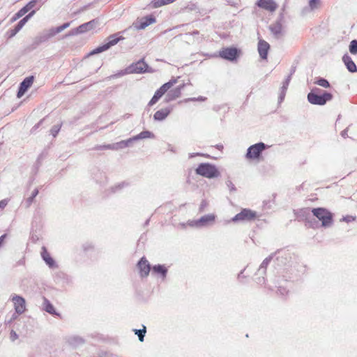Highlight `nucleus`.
I'll return each instance as SVG.
<instances>
[{
    "label": "nucleus",
    "mask_w": 357,
    "mask_h": 357,
    "mask_svg": "<svg viewBox=\"0 0 357 357\" xmlns=\"http://www.w3.org/2000/svg\"><path fill=\"white\" fill-rule=\"evenodd\" d=\"M347 133H348V128H346L341 132V136L344 138H346L347 137Z\"/></svg>",
    "instance_id": "nucleus-55"
},
{
    "label": "nucleus",
    "mask_w": 357,
    "mask_h": 357,
    "mask_svg": "<svg viewBox=\"0 0 357 357\" xmlns=\"http://www.w3.org/2000/svg\"><path fill=\"white\" fill-rule=\"evenodd\" d=\"M66 342L73 348H77L85 343V340L79 335H70L66 339Z\"/></svg>",
    "instance_id": "nucleus-24"
},
{
    "label": "nucleus",
    "mask_w": 357,
    "mask_h": 357,
    "mask_svg": "<svg viewBox=\"0 0 357 357\" xmlns=\"http://www.w3.org/2000/svg\"><path fill=\"white\" fill-rule=\"evenodd\" d=\"M349 49L351 54H357V40H353L351 41Z\"/></svg>",
    "instance_id": "nucleus-39"
},
{
    "label": "nucleus",
    "mask_w": 357,
    "mask_h": 357,
    "mask_svg": "<svg viewBox=\"0 0 357 357\" xmlns=\"http://www.w3.org/2000/svg\"><path fill=\"white\" fill-rule=\"evenodd\" d=\"M64 29L62 27V25H61L57 27L52 28L51 29L49 30V31L50 33V36H52V37H53L54 36L61 32Z\"/></svg>",
    "instance_id": "nucleus-43"
},
{
    "label": "nucleus",
    "mask_w": 357,
    "mask_h": 357,
    "mask_svg": "<svg viewBox=\"0 0 357 357\" xmlns=\"http://www.w3.org/2000/svg\"><path fill=\"white\" fill-rule=\"evenodd\" d=\"M123 39L124 38L123 36H118V33L110 35L107 37V42L105 44L97 47L90 54H96L105 52Z\"/></svg>",
    "instance_id": "nucleus-7"
},
{
    "label": "nucleus",
    "mask_w": 357,
    "mask_h": 357,
    "mask_svg": "<svg viewBox=\"0 0 357 357\" xmlns=\"http://www.w3.org/2000/svg\"><path fill=\"white\" fill-rule=\"evenodd\" d=\"M165 5V3L164 2V0H153L150 3L149 6L151 8H157L161 7Z\"/></svg>",
    "instance_id": "nucleus-38"
},
{
    "label": "nucleus",
    "mask_w": 357,
    "mask_h": 357,
    "mask_svg": "<svg viewBox=\"0 0 357 357\" xmlns=\"http://www.w3.org/2000/svg\"><path fill=\"white\" fill-rule=\"evenodd\" d=\"M206 99V98L203 97V96H199L197 98H188V99H185V102H188V101H195V100H199V101H203Z\"/></svg>",
    "instance_id": "nucleus-51"
},
{
    "label": "nucleus",
    "mask_w": 357,
    "mask_h": 357,
    "mask_svg": "<svg viewBox=\"0 0 357 357\" xmlns=\"http://www.w3.org/2000/svg\"><path fill=\"white\" fill-rule=\"evenodd\" d=\"M356 219V217L354 216H352V215H346V216H344L342 218V221H344V222H351L352 221H354Z\"/></svg>",
    "instance_id": "nucleus-47"
},
{
    "label": "nucleus",
    "mask_w": 357,
    "mask_h": 357,
    "mask_svg": "<svg viewBox=\"0 0 357 357\" xmlns=\"http://www.w3.org/2000/svg\"><path fill=\"white\" fill-rule=\"evenodd\" d=\"M278 291V293L282 296H285L288 294V290L285 287L283 286H279Z\"/></svg>",
    "instance_id": "nucleus-46"
},
{
    "label": "nucleus",
    "mask_w": 357,
    "mask_h": 357,
    "mask_svg": "<svg viewBox=\"0 0 357 357\" xmlns=\"http://www.w3.org/2000/svg\"><path fill=\"white\" fill-rule=\"evenodd\" d=\"M291 76H292V75H289L287 76V77L286 78V79L283 82V83H287V84H288V85H289V82H290V81H291Z\"/></svg>",
    "instance_id": "nucleus-57"
},
{
    "label": "nucleus",
    "mask_w": 357,
    "mask_h": 357,
    "mask_svg": "<svg viewBox=\"0 0 357 357\" xmlns=\"http://www.w3.org/2000/svg\"><path fill=\"white\" fill-rule=\"evenodd\" d=\"M333 98L331 93L324 91L321 94L308 93L307 101L314 105H324L327 102L331 101Z\"/></svg>",
    "instance_id": "nucleus-4"
},
{
    "label": "nucleus",
    "mask_w": 357,
    "mask_h": 357,
    "mask_svg": "<svg viewBox=\"0 0 357 357\" xmlns=\"http://www.w3.org/2000/svg\"><path fill=\"white\" fill-rule=\"evenodd\" d=\"M342 61L345 64L347 70L351 73L357 72V66L355 63L353 61L352 59L349 55L345 54L342 57Z\"/></svg>",
    "instance_id": "nucleus-27"
},
{
    "label": "nucleus",
    "mask_w": 357,
    "mask_h": 357,
    "mask_svg": "<svg viewBox=\"0 0 357 357\" xmlns=\"http://www.w3.org/2000/svg\"><path fill=\"white\" fill-rule=\"evenodd\" d=\"M12 301L14 303L15 310L18 314H21L24 312L26 310L25 299L18 295H14L12 298Z\"/></svg>",
    "instance_id": "nucleus-17"
},
{
    "label": "nucleus",
    "mask_w": 357,
    "mask_h": 357,
    "mask_svg": "<svg viewBox=\"0 0 357 357\" xmlns=\"http://www.w3.org/2000/svg\"><path fill=\"white\" fill-rule=\"evenodd\" d=\"M268 147L264 142H258L249 146L245 153L248 160H259L264 150Z\"/></svg>",
    "instance_id": "nucleus-5"
},
{
    "label": "nucleus",
    "mask_w": 357,
    "mask_h": 357,
    "mask_svg": "<svg viewBox=\"0 0 357 357\" xmlns=\"http://www.w3.org/2000/svg\"><path fill=\"white\" fill-rule=\"evenodd\" d=\"M226 185L231 192H235L236 190V188L234 184L231 182V181L227 180L226 181Z\"/></svg>",
    "instance_id": "nucleus-45"
},
{
    "label": "nucleus",
    "mask_w": 357,
    "mask_h": 357,
    "mask_svg": "<svg viewBox=\"0 0 357 357\" xmlns=\"http://www.w3.org/2000/svg\"><path fill=\"white\" fill-rule=\"evenodd\" d=\"M83 248L84 250H88L92 248V245L91 244H86V245L84 244V245H83Z\"/></svg>",
    "instance_id": "nucleus-59"
},
{
    "label": "nucleus",
    "mask_w": 357,
    "mask_h": 357,
    "mask_svg": "<svg viewBox=\"0 0 357 357\" xmlns=\"http://www.w3.org/2000/svg\"><path fill=\"white\" fill-rule=\"evenodd\" d=\"M257 280V283H259V284H263L265 282V278L264 277H262V278L259 277Z\"/></svg>",
    "instance_id": "nucleus-61"
},
{
    "label": "nucleus",
    "mask_w": 357,
    "mask_h": 357,
    "mask_svg": "<svg viewBox=\"0 0 357 357\" xmlns=\"http://www.w3.org/2000/svg\"><path fill=\"white\" fill-rule=\"evenodd\" d=\"M47 0H31L27 4H26L23 8L17 11L15 13L14 17L12 19V21H15L17 19L20 18L23 15H24L29 10H38L39 8L46 2Z\"/></svg>",
    "instance_id": "nucleus-6"
},
{
    "label": "nucleus",
    "mask_w": 357,
    "mask_h": 357,
    "mask_svg": "<svg viewBox=\"0 0 357 357\" xmlns=\"http://www.w3.org/2000/svg\"><path fill=\"white\" fill-rule=\"evenodd\" d=\"M208 206V202L205 200V199H203L200 204V206H199V211L200 212H202L204 211V208Z\"/></svg>",
    "instance_id": "nucleus-49"
},
{
    "label": "nucleus",
    "mask_w": 357,
    "mask_h": 357,
    "mask_svg": "<svg viewBox=\"0 0 357 357\" xmlns=\"http://www.w3.org/2000/svg\"><path fill=\"white\" fill-rule=\"evenodd\" d=\"M128 183L123 181L121 183H117L114 185V186L111 187L110 190L112 193L117 192L122 190L123 188L128 186Z\"/></svg>",
    "instance_id": "nucleus-35"
},
{
    "label": "nucleus",
    "mask_w": 357,
    "mask_h": 357,
    "mask_svg": "<svg viewBox=\"0 0 357 357\" xmlns=\"http://www.w3.org/2000/svg\"><path fill=\"white\" fill-rule=\"evenodd\" d=\"M322 91L319 89V88H317V87H314L313 88L311 91L310 93H318V94H320V93Z\"/></svg>",
    "instance_id": "nucleus-54"
},
{
    "label": "nucleus",
    "mask_w": 357,
    "mask_h": 357,
    "mask_svg": "<svg viewBox=\"0 0 357 357\" xmlns=\"http://www.w3.org/2000/svg\"><path fill=\"white\" fill-rule=\"evenodd\" d=\"M61 124L54 125V126H52V128L50 130L51 135L54 137H55L58 135V133L59 132V131L61 130Z\"/></svg>",
    "instance_id": "nucleus-42"
},
{
    "label": "nucleus",
    "mask_w": 357,
    "mask_h": 357,
    "mask_svg": "<svg viewBox=\"0 0 357 357\" xmlns=\"http://www.w3.org/2000/svg\"><path fill=\"white\" fill-rule=\"evenodd\" d=\"M177 78H172L169 82L162 84L158 89H157L153 96L149 102L148 106L151 107L154 105L166 93L167 95L165 98V102H169L179 98L181 96L182 90L185 86V84L179 85L176 88L169 90L177 82Z\"/></svg>",
    "instance_id": "nucleus-1"
},
{
    "label": "nucleus",
    "mask_w": 357,
    "mask_h": 357,
    "mask_svg": "<svg viewBox=\"0 0 357 357\" xmlns=\"http://www.w3.org/2000/svg\"><path fill=\"white\" fill-rule=\"evenodd\" d=\"M36 10H33L30 13L24 17L15 26L14 29L8 31L9 38L15 36L25 25V24L34 15Z\"/></svg>",
    "instance_id": "nucleus-13"
},
{
    "label": "nucleus",
    "mask_w": 357,
    "mask_h": 357,
    "mask_svg": "<svg viewBox=\"0 0 357 357\" xmlns=\"http://www.w3.org/2000/svg\"><path fill=\"white\" fill-rule=\"evenodd\" d=\"M215 147H216L218 149H219V150H222V149H223V145H222V144H217V145L215 146Z\"/></svg>",
    "instance_id": "nucleus-64"
},
{
    "label": "nucleus",
    "mask_w": 357,
    "mask_h": 357,
    "mask_svg": "<svg viewBox=\"0 0 357 357\" xmlns=\"http://www.w3.org/2000/svg\"><path fill=\"white\" fill-rule=\"evenodd\" d=\"M6 237V234H3L2 236H0V247L2 245Z\"/></svg>",
    "instance_id": "nucleus-60"
},
{
    "label": "nucleus",
    "mask_w": 357,
    "mask_h": 357,
    "mask_svg": "<svg viewBox=\"0 0 357 357\" xmlns=\"http://www.w3.org/2000/svg\"><path fill=\"white\" fill-rule=\"evenodd\" d=\"M152 273L160 275L164 280L167 277V268L165 266V265H154L152 267Z\"/></svg>",
    "instance_id": "nucleus-28"
},
{
    "label": "nucleus",
    "mask_w": 357,
    "mask_h": 357,
    "mask_svg": "<svg viewBox=\"0 0 357 357\" xmlns=\"http://www.w3.org/2000/svg\"><path fill=\"white\" fill-rule=\"evenodd\" d=\"M239 52L240 51L236 47H225L220 51L219 55L225 60L234 61L238 57Z\"/></svg>",
    "instance_id": "nucleus-11"
},
{
    "label": "nucleus",
    "mask_w": 357,
    "mask_h": 357,
    "mask_svg": "<svg viewBox=\"0 0 357 357\" xmlns=\"http://www.w3.org/2000/svg\"><path fill=\"white\" fill-rule=\"evenodd\" d=\"M168 151L172 152V153H176V149L171 144H168Z\"/></svg>",
    "instance_id": "nucleus-56"
},
{
    "label": "nucleus",
    "mask_w": 357,
    "mask_h": 357,
    "mask_svg": "<svg viewBox=\"0 0 357 357\" xmlns=\"http://www.w3.org/2000/svg\"><path fill=\"white\" fill-rule=\"evenodd\" d=\"M7 204H8V201L6 199H3V200L0 201V208L1 209L4 208Z\"/></svg>",
    "instance_id": "nucleus-53"
},
{
    "label": "nucleus",
    "mask_w": 357,
    "mask_h": 357,
    "mask_svg": "<svg viewBox=\"0 0 357 357\" xmlns=\"http://www.w3.org/2000/svg\"><path fill=\"white\" fill-rule=\"evenodd\" d=\"M43 119L40 120V121H39L36 125H35V126L32 128V129H31V133H33V132H34V131H35L36 130H37V129L39 128V126L41 125V123H42V122H43Z\"/></svg>",
    "instance_id": "nucleus-52"
},
{
    "label": "nucleus",
    "mask_w": 357,
    "mask_h": 357,
    "mask_svg": "<svg viewBox=\"0 0 357 357\" xmlns=\"http://www.w3.org/2000/svg\"><path fill=\"white\" fill-rule=\"evenodd\" d=\"M257 218V213L249 208H243L237 213L230 221L234 222H250Z\"/></svg>",
    "instance_id": "nucleus-8"
},
{
    "label": "nucleus",
    "mask_w": 357,
    "mask_h": 357,
    "mask_svg": "<svg viewBox=\"0 0 357 357\" xmlns=\"http://www.w3.org/2000/svg\"><path fill=\"white\" fill-rule=\"evenodd\" d=\"M147 68L148 65L144 61V59H141L129 66L126 71L128 73H144L146 72Z\"/></svg>",
    "instance_id": "nucleus-14"
},
{
    "label": "nucleus",
    "mask_w": 357,
    "mask_h": 357,
    "mask_svg": "<svg viewBox=\"0 0 357 357\" xmlns=\"http://www.w3.org/2000/svg\"><path fill=\"white\" fill-rule=\"evenodd\" d=\"M40 254L42 259L45 261V264L49 266V268L54 269L58 267L56 261L50 256V254L48 252L47 248L45 246L42 247Z\"/></svg>",
    "instance_id": "nucleus-23"
},
{
    "label": "nucleus",
    "mask_w": 357,
    "mask_h": 357,
    "mask_svg": "<svg viewBox=\"0 0 357 357\" xmlns=\"http://www.w3.org/2000/svg\"><path fill=\"white\" fill-rule=\"evenodd\" d=\"M243 270L241 271L238 274V279L241 281V279L244 278V275H243Z\"/></svg>",
    "instance_id": "nucleus-62"
},
{
    "label": "nucleus",
    "mask_w": 357,
    "mask_h": 357,
    "mask_svg": "<svg viewBox=\"0 0 357 357\" xmlns=\"http://www.w3.org/2000/svg\"><path fill=\"white\" fill-rule=\"evenodd\" d=\"M43 309L50 314L59 315V314L56 312L53 305L45 297L43 298Z\"/></svg>",
    "instance_id": "nucleus-29"
},
{
    "label": "nucleus",
    "mask_w": 357,
    "mask_h": 357,
    "mask_svg": "<svg viewBox=\"0 0 357 357\" xmlns=\"http://www.w3.org/2000/svg\"><path fill=\"white\" fill-rule=\"evenodd\" d=\"M94 150L97 151H102V150H114L113 144H103V145H97L93 148Z\"/></svg>",
    "instance_id": "nucleus-40"
},
{
    "label": "nucleus",
    "mask_w": 357,
    "mask_h": 357,
    "mask_svg": "<svg viewBox=\"0 0 357 357\" xmlns=\"http://www.w3.org/2000/svg\"><path fill=\"white\" fill-rule=\"evenodd\" d=\"M314 84L326 89L329 88L331 86L329 82L326 79L323 77H317L315 81L314 82Z\"/></svg>",
    "instance_id": "nucleus-33"
},
{
    "label": "nucleus",
    "mask_w": 357,
    "mask_h": 357,
    "mask_svg": "<svg viewBox=\"0 0 357 357\" xmlns=\"http://www.w3.org/2000/svg\"><path fill=\"white\" fill-rule=\"evenodd\" d=\"M98 24V21L96 20H92L86 23H84L77 28L71 29L66 36H73L78 34L86 33L91 29H93L96 25Z\"/></svg>",
    "instance_id": "nucleus-9"
},
{
    "label": "nucleus",
    "mask_w": 357,
    "mask_h": 357,
    "mask_svg": "<svg viewBox=\"0 0 357 357\" xmlns=\"http://www.w3.org/2000/svg\"><path fill=\"white\" fill-rule=\"evenodd\" d=\"M270 45L266 40L259 39L257 44V51L261 59H267Z\"/></svg>",
    "instance_id": "nucleus-20"
},
{
    "label": "nucleus",
    "mask_w": 357,
    "mask_h": 357,
    "mask_svg": "<svg viewBox=\"0 0 357 357\" xmlns=\"http://www.w3.org/2000/svg\"><path fill=\"white\" fill-rule=\"evenodd\" d=\"M10 338L12 342H14L15 340H16L18 338V335L17 334V333L15 331L12 330L10 331Z\"/></svg>",
    "instance_id": "nucleus-50"
},
{
    "label": "nucleus",
    "mask_w": 357,
    "mask_h": 357,
    "mask_svg": "<svg viewBox=\"0 0 357 357\" xmlns=\"http://www.w3.org/2000/svg\"><path fill=\"white\" fill-rule=\"evenodd\" d=\"M105 178L106 176L105 173L100 172L98 169L96 170V173H93V178L96 181L97 183H102L103 181V178Z\"/></svg>",
    "instance_id": "nucleus-36"
},
{
    "label": "nucleus",
    "mask_w": 357,
    "mask_h": 357,
    "mask_svg": "<svg viewBox=\"0 0 357 357\" xmlns=\"http://www.w3.org/2000/svg\"><path fill=\"white\" fill-rule=\"evenodd\" d=\"M38 195V190L37 188L34 189V190L32 192L31 195L27 198L26 202L27 204V206H29L33 202L35 197Z\"/></svg>",
    "instance_id": "nucleus-41"
},
{
    "label": "nucleus",
    "mask_w": 357,
    "mask_h": 357,
    "mask_svg": "<svg viewBox=\"0 0 357 357\" xmlns=\"http://www.w3.org/2000/svg\"><path fill=\"white\" fill-rule=\"evenodd\" d=\"M132 142H133V140L132 139V137H130L126 140H122L119 142L114 143V150L116 151L119 149H122L126 147L130 146Z\"/></svg>",
    "instance_id": "nucleus-32"
},
{
    "label": "nucleus",
    "mask_w": 357,
    "mask_h": 357,
    "mask_svg": "<svg viewBox=\"0 0 357 357\" xmlns=\"http://www.w3.org/2000/svg\"><path fill=\"white\" fill-rule=\"evenodd\" d=\"M269 30L277 39L282 38L284 35L283 26L280 21L271 24L269 26Z\"/></svg>",
    "instance_id": "nucleus-21"
},
{
    "label": "nucleus",
    "mask_w": 357,
    "mask_h": 357,
    "mask_svg": "<svg viewBox=\"0 0 357 357\" xmlns=\"http://www.w3.org/2000/svg\"><path fill=\"white\" fill-rule=\"evenodd\" d=\"M51 38H52V36H50V31H48L47 33H42V34L36 36L34 38L33 43L31 45L32 48L33 49L36 48L38 45H40V44H42L43 43H45Z\"/></svg>",
    "instance_id": "nucleus-26"
},
{
    "label": "nucleus",
    "mask_w": 357,
    "mask_h": 357,
    "mask_svg": "<svg viewBox=\"0 0 357 357\" xmlns=\"http://www.w3.org/2000/svg\"><path fill=\"white\" fill-rule=\"evenodd\" d=\"M197 155H201V156H204V157H206V158H209V155L208 154H204V153H189V158H192L195 156H197Z\"/></svg>",
    "instance_id": "nucleus-48"
},
{
    "label": "nucleus",
    "mask_w": 357,
    "mask_h": 357,
    "mask_svg": "<svg viewBox=\"0 0 357 357\" xmlns=\"http://www.w3.org/2000/svg\"><path fill=\"white\" fill-rule=\"evenodd\" d=\"M154 134L149 130H144L141 132L139 134L132 137V139L134 141H137L139 139H148V138H154Z\"/></svg>",
    "instance_id": "nucleus-31"
},
{
    "label": "nucleus",
    "mask_w": 357,
    "mask_h": 357,
    "mask_svg": "<svg viewBox=\"0 0 357 357\" xmlns=\"http://www.w3.org/2000/svg\"><path fill=\"white\" fill-rule=\"evenodd\" d=\"M256 5L269 12H274L278 8V4L274 0H258Z\"/></svg>",
    "instance_id": "nucleus-22"
},
{
    "label": "nucleus",
    "mask_w": 357,
    "mask_h": 357,
    "mask_svg": "<svg viewBox=\"0 0 357 357\" xmlns=\"http://www.w3.org/2000/svg\"><path fill=\"white\" fill-rule=\"evenodd\" d=\"M300 213L303 216L305 217V225L312 229H317L321 227L319 222L316 220L314 216H310V208L301 209Z\"/></svg>",
    "instance_id": "nucleus-15"
},
{
    "label": "nucleus",
    "mask_w": 357,
    "mask_h": 357,
    "mask_svg": "<svg viewBox=\"0 0 357 357\" xmlns=\"http://www.w3.org/2000/svg\"><path fill=\"white\" fill-rule=\"evenodd\" d=\"M172 107H167L158 110L153 115V119L155 121H164L171 113Z\"/></svg>",
    "instance_id": "nucleus-25"
},
{
    "label": "nucleus",
    "mask_w": 357,
    "mask_h": 357,
    "mask_svg": "<svg viewBox=\"0 0 357 357\" xmlns=\"http://www.w3.org/2000/svg\"><path fill=\"white\" fill-rule=\"evenodd\" d=\"M34 77L32 75L26 77L25 79H24V80L20 84L17 93V98H21L26 93L28 89L31 86Z\"/></svg>",
    "instance_id": "nucleus-16"
},
{
    "label": "nucleus",
    "mask_w": 357,
    "mask_h": 357,
    "mask_svg": "<svg viewBox=\"0 0 357 357\" xmlns=\"http://www.w3.org/2000/svg\"><path fill=\"white\" fill-rule=\"evenodd\" d=\"M155 17L153 15H147L144 17H142L139 22L134 24V27L137 30H141L145 29L146 26L150 24L155 22Z\"/></svg>",
    "instance_id": "nucleus-18"
},
{
    "label": "nucleus",
    "mask_w": 357,
    "mask_h": 357,
    "mask_svg": "<svg viewBox=\"0 0 357 357\" xmlns=\"http://www.w3.org/2000/svg\"><path fill=\"white\" fill-rule=\"evenodd\" d=\"M288 86H289V85L287 84V83L282 84V86L280 89V93L279 95V98H278L280 102H282L284 100Z\"/></svg>",
    "instance_id": "nucleus-37"
},
{
    "label": "nucleus",
    "mask_w": 357,
    "mask_h": 357,
    "mask_svg": "<svg viewBox=\"0 0 357 357\" xmlns=\"http://www.w3.org/2000/svg\"><path fill=\"white\" fill-rule=\"evenodd\" d=\"M273 258V255L272 254V255H269L268 257H266L265 259H264V261L261 264V265L257 271L258 274H259V275H265L266 274L267 266L271 262V261L272 260Z\"/></svg>",
    "instance_id": "nucleus-30"
},
{
    "label": "nucleus",
    "mask_w": 357,
    "mask_h": 357,
    "mask_svg": "<svg viewBox=\"0 0 357 357\" xmlns=\"http://www.w3.org/2000/svg\"><path fill=\"white\" fill-rule=\"evenodd\" d=\"M291 76H292V75H289L287 76V77L286 78V79L283 82V83H287V84H288V85H289V82H290V81H291Z\"/></svg>",
    "instance_id": "nucleus-58"
},
{
    "label": "nucleus",
    "mask_w": 357,
    "mask_h": 357,
    "mask_svg": "<svg viewBox=\"0 0 357 357\" xmlns=\"http://www.w3.org/2000/svg\"><path fill=\"white\" fill-rule=\"evenodd\" d=\"M197 174L207 178H214L220 176V173L215 165L203 162L198 165L195 169Z\"/></svg>",
    "instance_id": "nucleus-3"
},
{
    "label": "nucleus",
    "mask_w": 357,
    "mask_h": 357,
    "mask_svg": "<svg viewBox=\"0 0 357 357\" xmlns=\"http://www.w3.org/2000/svg\"><path fill=\"white\" fill-rule=\"evenodd\" d=\"M70 24V22L64 23L63 24H62V27L63 28V29H66L68 27H69Z\"/></svg>",
    "instance_id": "nucleus-63"
},
{
    "label": "nucleus",
    "mask_w": 357,
    "mask_h": 357,
    "mask_svg": "<svg viewBox=\"0 0 357 357\" xmlns=\"http://www.w3.org/2000/svg\"><path fill=\"white\" fill-rule=\"evenodd\" d=\"M141 277L144 278L149 275L151 271V265L148 260L144 257H142L137 263Z\"/></svg>",
    "instance_id": "nucleus-19"
},
{
    "label": "nucleus",
    "mask_w": 357,
    "mask_h": 357,
    "mask_svg": "<svg viewBox=\"0 0 357 357\" xmlns=\"http://www.w3.org/2000/svg\"><path fill=\"white\" fill-rule=\"evenodd\" d=\"M320 0H310L309 6L311 10H314L317 8L319 4Z\"/></svg>",
    "instance_id": "nucleus-44"
},
{
    "label": "nucleus",
    "mask_w": 357,
    "mask_h": 357,
    "mask_svg": "<svg viewBox=\"0 0 357 357\" xmlns=\"http://www.w3.org/2000/svg\"><path fill=\"white\" fill-rule=\"evenodd\" d=\"M215 220L214 214H207L202 216L199 219L191 221L189 225L196 227H204L213 225Z\"/></svg>",
    "instance_id": "nucleus-10"
},
{
    "label": "nucleus",
    "mask_w": 357,
    "mask_h": 357,
    "mask_svg": "<svg viewBox=\"0 0 357 357\" xmlns=\"http://www.w3.org/2000/svg\"><path fill=\"white\" fill-rule=\"evenodd\" d=\"M312 213L321 222V227H330L333 222V215L331 212L325 208H314L312 209Z\"/></svg>",
    "instance_id": "nucleus-2"
},
{
    "label": "nucleus",
    "mask_w": 357,
    "mask_h": 357,
    "mask_svg": "<svg viewBox=\"0 0 357 357\" xmlns=\"http://www.w3.org/2000/svg\"><path fill=\"white\" fill-rule=\"evenodd\" d=\"M133 331L135 334L138 336L139 340L140 342H144L145 334L146 333V326H143V328L142 329H134Z\"/></svg>",
    "instance_id": "nucleus-34"
},
{
    "label": "nucleus",
    "mask_w": 357,
    "mask_h": 357,
    "mask_svg": "<svg viewBox=\"0 0 357 357\" xmlns=\"http://www.w3.org/2000/svg\"><path fill=\"white\" fill-rule=\"evenodd\" d=\"M273 255L274 256H276V260L278 261V265H287L291 262V253L287 250H279L277 252H275Z\"/></svg>",
    "instance_id": "nucleus-12"
}]
</instances>
